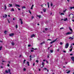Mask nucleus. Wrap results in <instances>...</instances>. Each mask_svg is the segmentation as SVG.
I'll return each instance as SVG.
<instances>
[{
  "label": "nucleus",
  "instance_id": "1a4fd4ad",
  "mask_svg": "<svg viewBox=\"0 0 74 74\" xmlns=\"http://www.w3.org/2000/svg\"><path fill=\"white\" fill-rule=\"evenodd\" d=\"M34 36H35V35L34 34H33L31 36V38H33Z\"/></svg>",
  "mask_w": 74,
  "mask_h": 74
},
{
  "label": "nucleus",
  "instance_id": "5fc2aeb1",
  "mask_svg": "<svg viewBox=\"0 0 74 74\" xmlns=\"http://www.w3.org/2000/svg\"><path fill=\"white\" fill-rule=\"evenodd\" d=\"M1 69H3V66H1Z\"/></svg>",
  "mask_w": 74,
  "mask_h": 74
},
{
  "label": "nucleus",
  "instance_id": "79ce46f5",
  "mask_svg": "<svg viewBox=\"0 0 74 74\" xmlns=\"http://www.w3.org/2000/svg\"><path fill=\"white\" fill-rule=\"evenodd\" d=\"M28 47H31V45H28Z\"/></svg>",
  "mask_w": 74,
  "mask_h": 74
},
{
  "label": "nucleus",
  "instance_id": "338daca9",
  "mask_svg": "<svg viewBox=\"0 0 74 74\" xmlns=\"http://www.w3.org/2000/svg\"><path fill=\"white\" fill-rule=\"evenodd\" d=\"M70 55H71V56L73 55V54L72 53L70 54Z\"/></svg>",
  "mask_w": 74,
  "mask_h": 74
},
{
  "label": "nucleus",
  "instance_id": "774afa93",
  "mask_svg": "<svg viewBox=\"0 0 74 74\" xmlns=\"http://www.w3.org/2000/svg\"><path fill=\"white\" fill-rule=\"evenodd\" d=\"M37 25H40V24L39 23H38L37 24Z\"/></svg>",
  "mask_w": 74,
  "mask_h": 74
},
{
  "label": "nucleus",
  "instance_id": "f3484780",
  "mask_svg": "<svg viewBox=\"0 0 74 74\" xmlns=\"http://www.w3.org/2000/svg\"><path fill=\"white\" fill-rule=\"evenodd\" d=\"M45 43V42H42L41 43H40V45H42V44H44Z\"/></svg>",
  "mask_w": 74,
  "mask_h": 74
},
{
  "label": "nucleus",
  "instance_id": "bb28decb",
  "mask_svg": "<svg viewBox=\"0 0 74 74\" xmlns=\"http://www.w3.org/2000/svg\"><path fill=\"white\" fill-rule=\"evenodd\" d=\"M7 33V31H5L4 32V33H5V34H6L7 33Z\"/></svg>",
  "mask_w": 74,
  "mask_h": 74
},
{
  "label": "nucleus",
  "instance_id": "aec40b11",
  "mask_svg": "<svg viewBox=\"0 0 74 74\" xmlns=\"http://www.w3.org/2000/svg\"><path fill=\"white\" fill-rule=\"evenodd\" d=\"M23 8H26V7L25 6L22 7V9H23Z\"/></svg>",
  "mask_w": 74,
  "mask_h": 74
},
{
  "label": "nucleus",
  "instance_id": "ea45409f",
  "mask_svg": "<svg viewBox=\"0 0 74 74\" xmlns=\"http://www.w3.org/2000/svg\"><path fill=\"white\" fill-rule=\"evenodd\" d=\"M23 70L24 71H26V68H24L23 69Z\"/></svg>",
  "mask_w": 74,
  "mask_h": 74
},
{
  "label": "nucleus",
  "instance_id": "a878e982",
  "mask_svg": "<svg viewBox=\"0 0 74 74\" xmlns=\"http://www.w3.org/2000/svg\"><path fill=\"white\" fill-rule=\"evenodd\" d=\"M53 52V50H50V52L51 53H52V52Z\"/></svg>",
  "mask_w": 74,
  "mask_h": 74
},
{
  "label": "nucleus",
  "instance_id": "393cba45",
  "mask_svg": "<svg viewBox=\"0 0 74 74\" xmlns=\"http://www.w3.org/2000/svg\"><path fill=\"white\" fill-rule=\"evenodd\" d=\"M5 72L6 73H8V71L7 70H6L5 71Z\"/></svg>",
  "mask_w": 74,
  "mask_h": 74
},
{
  "label": "nucleus",
  "instance_id": "13d9d810",
  "mask_svg": "<svg viewBox=\"0 0 74 74\" xmlns=\"http://www.w3.org/2000/svg\"><path fill=\"white\" fill-rule=\"evenodd\" d=\"M20 21H21H21H22V19L21 18H20Z\"/></svg>",
  "mask_w": 74,
  "mask_h": 74
},
{
  "label": "nucleus",
  "instance_id": "c03bdc74",
  "mask_svg": "<svg viewBox=\"0 0 74 74\" xmlns=\"http://www.w3.org/2000/svg\"><path fill=\"white\" fill-rule=\"evenodd\" d=\"M71 15H74V14H70L69 15V17Z\"/></svg>",
  "mask_w": 74,
  "mask_h": 74
},
{
  "label": "nucleus",
  "instance_id": "dca6fc26",
  "mask_svg": "<svg viewBox=\"0 0 74 74\" xmlns=\"http://www.w3.org/2000/svg\"><path fill=\"white\" fill-rule=\"evenodd\" d=\"M12 45H15V43L14 42H12L11 43Z\"/></svg>",
  "mask_w": 74,
  "mask_h": 74
},
{
  "label": "nucleus",
  "instance_id": "f03ea898",
  "mask_svg": "<svg viewBox=\"0 0 74 74\" xmlns=\"http://www.w3.org/2000/svg\"><path fill=\"white\" fill-rule=\"evenodd\" d=\"M72 33H73L72 32H67L65 34L66 35H68V34H72Z\"/></svg>",
  "mask_w": 74,
  "mask_h": 74
},
{
  "label": "nucleus",
  "instance_id": "a19ab883",
  "mask_svg": "<svg viewBox=\"0 0 74 74\" xmlns=\"http://www.w3.org/2000/svg\"><path fill=\"white\" fill-rule=\"evenodd\" d=\"M51 7H52V6H53V4H52V3H51Z\"/></svg>",
  "mask_w": 74,
  "mask_h": 74
},
{
  "label": "nucleus",
  "instance_id": "0e129e2a",
  "mask_svg": "<svg viewBox=\"0 0 74 74\" xmlns=\"http://www.w3.org/2000/svg\"><path fill=\"white\" fill-rule=\"evenodd\" d=\"M32 49L34 50V48H33V47H32Z\"/></svg>",
  "mask_w": 74,
  "mask_h": 74
},
{
  "label": "nucleus",
  "instance_id": "69168bd1",
  "mask_svg": "<svg viewBox=\"0 0 74 74\" xmlns=\"http://www.w3.org/2000/svg\"><path fill=\"white\" fill-rule=\"evenodd\" d=\"M44 69H45V70H47V68H45Z\"/></svg>",
  "mask_w": 74,
  "mask_h": 74
},
{
  "label": "nucleus",
  "instance_id": "f257e3e1",
  "mask_svg": "<svg viewBox=\"0 0 74 74\" xmlns=\"http://www.w3.org/2000/svg\"><path fill=\"white\" fill-rule=\"evenodd\" d=\"M69 46V44L68 43H66L65 45L66 48H68Z\"/></svg>",
  "mask_w": 74,
  "mask_h": 74
},
{
  "label": "nucleus",
  "instance_id": "de8ad7c7",
  "mask_svg": "<svg viewBox=\"0 0 74 74\" xmlns=\"http://www.w3.org/2000/svg\"><path fill=\"white\" fill-rule=\"evenodd\" d=\"M45 30L46 31L48 30V29L47 28H45Z\"/></svg>",
  "mask_w": 74,
  "mask_h": 74
},
{
  "label": "nucleus",
  "instance_id": "9b49d317",
  "mask_svg": "<svg viewBox=\"0 0 74 74\" xmlns=\"http://www.w3.org/2000/svg\"><path fill=\"white\" fill-rule=\"evenodd\" d=\"M69 29L70 30V31H71V32H73V29H71V28H70V27H69Z\"/></svg>",
  "mask_w": 74,
  "mask_h": 74
},
{
  "label": "nucleus",
  "instance_id": "864d4df0",
  "mask_svg": "<svg viewBox=\"0 0 74 74\" xmlns=\"http://www.w3.org/2000/svg\"><path fill=\"white\" fill-rule=\"evenodd\" d=\"M21 56H22V55H20V56H19V58H21Z\"/></svg>",
  "mask_w": 74,
  "mask_h": 74
},
{
  "label": "nucleus",
  "instance_id": "4468645a",
  "mask_svg": "<svg viewBox=\"0 0 74 74\" xmlns=\"http://www.w3.org/2000/svg\"><path fill=\"white\" fill-rule=\"evenodd\" d=\"M73 47H72V48H71V49H69V51L70 52H71V51H72V50H73Z\"/></svg>",
  "mask_w": 74,
  "mask_h": 74
},
{
  "label": "nucleus",
  "instance_id": "6e6d98bb",
  "mask_svg": "<svg viewBox=\"0 0 74 74\" xmlns=\"http://www.w3.org/2000/svg\"><path fill=\"white\" fill-rule=\"evenodd\" d=\"M46 62L47 63H48V64L49 63L48 62V61H47V60L46 61Z\"/></svg>",
  "mask_w": 74,
  "mask_h": 74
},
{
  "label": "nucleus",
  "instance_id": "b1692460",
  "mask_svg": "<svg viewBox=\"0 0 74 74\" xmlns=\"http://www.w3.org/2000/svg\"><path fill=\"white\" fill-rule=\"evenodd\" d=\"M43 11H44V12H46V10L45 9H44L43 10Z\"/></svg>",
  "mask_w": 74,
  "mask_h": 74
},
{
  "label": "nucleus",
  "instance_id": "e2e57ef3",
  "mask_svg": "<svg viewBox=\"0 0 74 74\" xmlns=\"http://www.w3.org/2000/svg\"><path fill=\"white\" fill-rule=\"evenodd\" d=\"M33 51H34V50H31V52H33Z\"/></svg>",
  "mask_w": 74,
  "mask_h": 74
},
{
  "label": "nucleus",
  "instance_id": "ddd939ff",
  "mask_svg": "<svg viewBox=\"0 0 74 74\" xmlns=\"http://www.w3.org/2000/svg\"><path fill=\"white\" fill-rule=\"evenodd\" d=\"M14 11V8H12L11 10V12L12 11Z\"/></svg>",
  "mask_w": 74,
  "mask_h": 74
},
{
  "label": "nucleus",
  "instance_id": "4d7b16f0",
  "mask_svg": "<svg viewBox=\"0 0 74 74\" xmlns=\"http://www.w3.org/2000/svg\"><path fill=\"white\" fill-rule=\"evenodd\" d=\"M35 64V63H34L33 64V66H34Z\"/></svg>",
  "mask_w": 74,
  "mask_h": 74
},
{
  "label": "nucleus",
  "instance_id": "09e8293b",
  "mask_svg": "<svg viewBox=\"0 0 74 74\" xmlns=\"http://www.w3.org/2000/svg\"><path fill=\"white\" fill-rule=\"evenodd\" d=\"M7 66H8V67H10V65L9 64H8Z\"/></svg>",
  "mask_w": 74,
  "mask_h": 74
},
{
  "label": "nucleus",
  "instance_id": "bf43d9fd",
  "mask_svg": "<svg viewBox=\"0 0 74 74\" xmlns=\"http://www.w3.org/2000/svg\"><path fill=\"white\" fill-rule=\"evenodd\" d=\"M32 19H33V18H34V16H32Z\"/></svg>",
  "mask_w": 74,
  "mask_h": 74
},
{
  "label": "nucleus",
  "instance_id": "c756f323",
  "mask_svg": "<svg viewBox=\"0 0 74 74\" xmlns=\"http://www.w3.org/2000/svg\"><path fill=\"white\" fill-rule=\"evenodd\" d=\"M27 64H28V66H29V62H27Z\"/></svg>",
  "mask_w": 74,
  "mask_h": 74
},
{
  "label": "nucleus",
  "instance_id": "c9c22d12",
  "mask_svg": "<svg viewBox=\"0 0 74 74\" xmlns=\"http://www.w3.org/2000/svg\"><path fill=\"white\" fill-rule=\"evenodd\" d=\"M36 63H38V60H36Z\"/></svg>",
  "mask_w": 74,
  "mask_h": 74
},
{
  "label": "nucleus",
  "instance_id": "6ab92c4d",
  "mask_svg": "<svg viewBox=\"0 0 74 74\" xmlns=\"http://www.w3.org/2000/svg\"><path fill=\"white\" fill-rule=\"evenodd\" d=\"M4 9L5 10H6V9H7V6H6V5H4Z\"/></svg>",
  "mask_w": 74,
  "mask_h": 74
},
{
  "label": "nucleus",
  "instance_id": "72a5a7b5",
  "mask_svg": "<svg viewBox=\"0 0 74 74\" xmlns=\"http://www.w3.org/2000/svg\"><path fill=\"white\" fill-rule=\"evenodd\" d=\"M60 14L61 15H64V14L63 13H61Z\"/></svg>",
  "mask_w": 74,
  "mask_h": 74
},
{
  "label": "nucleus",
  "instance_id": "2f4dec72",
  "mask_svg": "<svg viewBox=\"0 0 74 74\" xmlns=\"http://www.w3.org/2000/svg\"><path fill=\"white\" fill-rule=\"evenodd\" d=\"M64 27H61L60 28V30H62V29H64Z\"/></svg>",
  "mask_w": 74,
  "mask_h": 74
},
{
  "label": "nucleus",
  "instance_id": "f704fd0d",
  "mask_svg": "<svg viewBox=\"0 0 74 74\" xmlns=\"http://www.w3.org/2000/svg\"><path fill=\"white\" fill-rule=\"evenodd\" d=\"M70 72V71H69L68 72H67V73H69Z\"/></svg>",
  "mask_w": 74,
  "mask_h": 74
},
{
  "label": "nucleus",
  "instance_id": "7c9ffc66",
  "mask_svg": "<svg viewBox=\"0 0 74 74\" xmlns=\"http://www.w3.org/2000/svg\"><path fill=\"white\" fill-rule=\"evenodd\" d=\"M26 61V60H24V61H23V63L24 64H25V61Z\"/></svg>",
  "mask_w": 74,
  "mask_h": 74
},
{
  "label": "nucleus",
  "instance_id": "0eeeda50",
  "mask_svg": "<svg viewBox=\"0 0 74 74\" xmlns=\"http://www.w3.org/2000/svg\"><path fill=\"white\" fill-rule=\"evenodd\" d=\"M44 63L43 62H42V64H41L42 65V67L41 66V67H44Z\"/></svg>",
  "mask_w": 74,
  "mask_h": 74
},
{
  "label": "nucleus",
  "instance_id": "052dcab7",
  "mask_svg": "<svg viewBox=\"0 0 74 74\" xmlns=\"http://www.w3.org/2000/svg\"><path fill=\"white\" fill-rule=\"evenodd\" d=\"M63 52H64V53H66V52L65 51H63Z\"/></svg>",
  "mask_w": 74,
  "mask_h": 74
},
{
  "label": "nucleus",
  "instance_id": "603ef678",
  "mask_svg": "<svg viewBox=\"0 0 74 74\" xmlns=\"http://www.w3.org/2000/svg\"><path fill=\"white\" fill-rule=\"evenodd\" d=\"M62 44H62V42H60V45H62Z\"/></svg>",
  "mask_w": 74,
  "mask_h": 74
},
{
  "label": "nucleus",
  "instance_id": "49530a36",
  "mask_svg": "<svg viewBox=\"0 0 74 74\" xmlns=\"http://www.w3.org/2000/svg\"><path fill=\"white\" fill-rule=\"evenodd\" d=\"M42 65H41L40 66V67H41V68H42L43 67H42Z\"/></svg>",
  "mask_w": 74,
  "mask_h": 74
},
{
  "label": "nucleus",
  "instance_id": "3c124183",
  "mask_svg": "<svg viewBox=\"0 0 74 74\" xmlns=\"http://www.w3.org/2000/svg\"><path fill=\"white\" fill-rule=\"evenodd\" d=\"M66 0L68 2V3H69V2H70V0Z\"/></svg>",
  "mask_w": 74,
  "mask_h": 74
},
{
  "label": "nucleus",
  "instance_id": "412c9836",
  "mask_svg": "<svg viewBox=\"0 0 74 74\" xmlns=\"http://www.w3.org/2000/svg\"><path fill=\"white\" fill-rule=\"evenodd\" d=\"M71 40H73V39L74 38H71V37H70L69 38V39H71Z\"/></svg>",
  "mask_w": 74,
  "mask_h": 74
},
{
  "label": "nucleus",
  "instance_id": "cd10ccee",
  "mask_svg": "<svg viewBox=\"0 0 74 74\" xmlns=\"http://www.w3.org/2000/svg\"><path fill=\"white\" fill-rule=\"evenodd\" d=\"M28 11L29 12V13L30 14H32V12H31V11H30V10H29Z\"/></svg>",
  "mask_w": 74,
  "mask_h": 74
},
{
  "label": "nucleus",
  "instance_id": "39448f33",
  "mask_svg": "<svg viewBox=\"0 0 74 74\" xmlns=\"http://www.w3.org/2000/svg\"><path fill=\"white\" fill-rule=\"evenodd\" d=\"M71 59L72 60H73V62L74 63V56L72 57L71 58Z\"/></svg>",
  "mask_w": 74,
  "mask_h": 74
},
{
  "label": "nucleus",
  "instance_id": "8fccbe9b",
  "mask_svg": "<svg viewBox=\"0 0 74 74\" xmlns=\"http://www.w3.org/2000/svg\"><path fill=\"white\" fill-rule=\"evenodd\" d=\"M7 20H8V23H10V21H9V20L8 19Z\"/></svg>",
  "mask_w": 74,
  "mask_h": 74
},
{
  "label": "nucleus",
  "instance_id": "9d476101",
  "mask_svg": "<svg viewBox=\"0 0 74 74\" xmlns=\"http://www.w3.org/2000/svg\"><path fill=\"white\" fill-rule=\"evenodd\" d=\"M37 17H39V18H41V15H37L36 16Z\"/></svg>",
  "mask_w": 74,
  "mask_h": 74
},
{
  "label": "nucleus",
  "instance_id": "5701e85b",
  "mask_svg": "<svg viewBox=\"0 0 74 74\" xmlns=\"http://www.w3.org/2000/svg\"><path fill=\"white\" fill-rule=\"evenodd\" d=\"M8 71H9V72L10 73H11V70H10V69H8Z\"/></svg>",
  "mask_w": 74,
  "mask_h": 74
},
{
  "label": "nucleus",
  "instance_id": "6e6552de",
  "mask_svg": "<svg viewBox=\"0 0 74 74\" xmlns=\"http://www.w3.org/2000/svg\"><path fill=\"white\" fill-rule=\"evenodd\" d=\"M15 6H16V7H20V5L18 4H16L15 5Z\"/></svg>",
  "mask_w": 74,
  "mask_h": 74
},
{
  "label": "nucleus",
  "instance_id": "a211bd4d",
  "mask_svg": "<svg viewBox=\"0 0 74 74\" xmlns=\"http://www.w3.org/2000/svg\"><path fill=\"white\" fill-rule=\"evenodd\" d=\"M67 20V18H66L64 20V21H66Z\"/></svg>",
  "mask_w": 74,
  "mask_h": 74
},
{
  "label": "nucleus",
  "instance_id": "423d86ee",
  "mask_svg": "<svg viewBox=\"0 0 74 74\" xmlns=\"http://www.w3.org/2000/svg\"><path fill=\"white\" fill-rule=\"evenodd\" d=\"M9 6L10 7H12V4H9Z\"/></svg>",
  "mask_w": 74,
  "mask_h": 74
},
{
  "label": "nucleus",
  "instance_id": "f8f14e48",
  "mask_svg": "<svg viewBox=\"0 0 74 74\" xmlns=\"http://www.w3.org/2000/svg\"><path fill=\"white\" fill-rule=\"evenodd\" d=\"M33 7H34V5L32 4L31 8V10H33Z\"/></svg>",
  "mask_w": 74,
  "mask_h": 74
},
{
  "label": "nucleus",
  "instance_id": "680f3d73",
  "mask_svg": "<svg viewBox=\"0 0 74 74\" xmlns=\"http://www.w3.org/2000/svg\"><path fill=\"white\" fill-rule=\"evenodd\" d=\"M24 13V12H22V15L23 16V14Z\"/></svg>",
  "mask_w": 74,
  "mask_h": 74
},
{
  "label": "nucleus",
  "instance_id": "20e7f679",
  "mask_svg": "<svg viewBox=\"0 0 74 74\" xmlns=\"http://www.w3.org/2000/svg\"><path fill=\"white\" fill-rule=\"evenodd\" d=\"M9 36L10 37H12V36H13L14 35V33H12L9 34Z\"/></svg>",
  "mask_w": 74,
  "mask_h": 74
},
{
  "label": "nucleus",
  "instance_id": "58836bf2",
  "mask_svg": "<svg viewBox=\"0 0 74 74\" xmlns=\"http://www.w3.org/2000/svg\"><path fill=\"white\" fill-rule=\"evenodd\" d=\"M60 49H57V51L58 52H59V50Z\"/></svg>",
  "mask_w": 74,
  "mask_h": 74
},
{
  "label": "nucleus",
  "instance_id": "4c0bfd02",
  "mask_svg": "<svg viewBox=\"0 0 74 74\" xmlns=\"http://www.w3.org/2000/svg\"><path fill=\"white\" fill-rule=\"evenodd\" d=\"M70 48H73V47H72V45H71L70 47Z\"/></svg>",
  "mask_w": 74,
  "mask_h": 74
},
{
  "label": "nucleus",
  "instance_id": "c85d7f7f",
  "mask_svg": "<svg viewBox=\"0 0 74 74\" xmlns=\"http://www.w3.org/2000/svg\"><path fill=\"white\" fill-rule=\"evenodd\" d=\"M2 46L0 47V51H1V49H2Z\"/></svg>",
  "mask_w": 74,
  "mask_h": 74
},
{
  "label": "nucleus",
  "instance_id": "473e14b6",
  "mask_svg": "<svg viewBox=\"0 0 74 74\" xmlns=\"http://www.w3.org/2000/svg\"><path fill=\"white\" fill-rule=\"evenodd\" d=\"M16 28L17 29L18 28V25H16L15 26Z\"/></svg>",
  "mask_w": 74,
  "mask_h": 74
},
{
  "label": "nucleus",
  "instance_id": "37998d69",
  "mask_svg": "<svg viewBox=\"0 0 74 74\" xmlns=\"http://www.w3.org/2000/svg\"><path fill=\"white\" fill-rule=\"evenodd\" d=\"M66 10H67L66 9H65V10H64V11H63V12H64V13L65 12H66Z\"/></svg>",
  "mask_w": 74,
  "mask_h": 74
},
{
  "label": "nucleus",
  "instance_id": "e433bc0d",
  "mask_svg": "<svg viewBox=\"0 0 74 74\" xmlns=\"http://www.w3.org/2000/svg\"><path fill=\"white\" fill-rule=\"evenodd\" d=\"M5 17L7 18V14H5Z\"/></svg>",
  "mask_w": 74,
  "mask_h": 74
},
{
  "label": "nucleus",
  "instance_id": "7ed1b4c3",
  "mask_svg": "<svg viewBox=\"0 0 74 74\" xmlns=\"http://www.w3.org/2000/svg\"><path fill=\"white\" fill-rule=\"evenodd\" d=\"M58 40V38H56L55 40L53 41L52 42H50V44H52L53 42H55L56 41Z\"/></svg>",
  "mask_w": 74,
  "mask_h": 74
},
{
  "label": "nucleus",
  "instance_id": "4be33fe9",
  "mask_svg": "<svg viewBox=\"0 0 74 74\" xmlns=\"http://www.w3.org/2000/svg\"><path fill=\"white\" fill-rule=\"evenodd\" d=\"M74 8V7H70V9H71V10H72V9L73 8Z\"/></svg>",
  "mask_w": 74,
  "mask_h": 74
},
{
  "label": "nucleus",
  "instance_id": "a18cd8bd",
  "mask_svg": "<svg viewBox=\"0 0 74 74\" xmlns=\"http://www.w3.org/2000/svg\"><path fill=\"white\" fill-rule=\"evenodd\" d=\"M21 25H22V24H23V22H22V21H21Z\"/></svg>",
  "mask_w": 74,
  "mask_h": 74
},
{
  "label": "nucleus",
  "instance_id": "2eb2a0df",
  "mask_svg": "<svg viewBox=\"0 0 74 74\" xmlns=\"http://www.w3.org/2000/svg\"><path fill=\"white\" fill-rule=\"evenodd\" d=\"M47 5L48 6V8H49V2H47Z\"/></svg>",
  "mask_w": 74,
  "mask_h": 74
}]
</instances>
